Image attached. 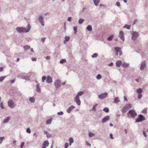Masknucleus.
I'll list each match as a JSON object with an SVG mask.
<instances>
[{"instance_id":"7c9ffc66","label":"nucleus","mask_w":148,"mask_h":148,"mask_svg":"<svg viewBox=\"0 0 148 148\" xmlns=\"http://www.w3.org/2000/svg\"><path fill=\"white\" fill-rule=\"evenodd\" d=\"M129 64L126 62H124L122 64V66L124 67H127L128 66Z\"/></svg>"},{"instance_id":"c03bdc74","label":"nucleus","mask_w":148,"mask_h":148,"mask_svg":"<svg viewBox=\"0 0 148 148\" xmlns=\"http://www.w3.org/2000/svg\"><path fill=\"white\" fill-rule=\"evenodd\" d=\"M97 104H95L93 106L92 109L94 111H96V107L97 106Z\"/></svg>"},{"instance_id":"9b49d317","label":"nucleus","mask_w":148,"mask_h":148,"mask_svg":"<svg viewBox=\"0 0 148 148\" xmlns=\"http://www.w3.org/2000/svg\"><path fill=\"white\" fill-rule=\"evenodd\" d=\"M74 101L76 103L78 106H80L81 104V101L79 100V97H76L74 99Z\"/></svg>"},{"instance_id":"69168bd1","label":"nucleus","mask_w":148,"mask_h":148,"mask_svg":"<svg viewBox=\"0 0 148 148\" xmlns=\"http://www.w3.org/2000/svg\"><path fill=\"white\" fill-rule=\"evenodd\" d=\"M124 101H127V98L125 96H124Z\"/></svg>"},{"instance_id":"c9c22d12","label":"nucleus","mask_w":148,"mask_h":148,"mask_svg":"<svg viewBox=\"0 0 148 148\" xmlns=\"http://www.w3.org/2000/svg\"><path fill=\"white\" fill-rule=\"evenodd\" d=\"M103 111L106 112H108L109 111V108H105L103 109Z\"/></svg>"},{"instance_id":"052dcab7","label":"nucleus","mask_w":148,"mask_h":148,"mask_svg":"<svg viewBox=\"0 0 148 148\" xmlns=\"http://www.w3.org/2000/svg\"><path fill=\"white\" fill-rule=\"evenodd\" d=\"M36 58H32V60L33 61H36Z\"/></svg>"},{"instance_id":"4d7b16f0","label":"nucleus","mask_w":148,"mask_h":148,"mask_svg":"<svg viewBox=\"0 0 148 148\" xmlns=\"http://www.w3.org/2000/svg\"><path fill=\"white\" fill-rule=\"evenodd\" d=\"M116 5L117 6H118V7H119L120 5V3L119 2H117L116 3Z\"/></svg>"},{"instance_id":"f257e3e1","label":"nucleus","mask_w":148,"mask_h":148,"mask_svg":"<svg viewBox=\"0 0 148 148\" xmlns=\"http://www.w3.org/2000/svg\"><path fill=\"white\" fill-rule=\"evenodd\" d=\"M31 27L29 24H28L27 26V28L26 30V28L23 27H17L16 28V30L20 33H22L25 32L27 33L30 30Z\"/></svg>"},{"instance_id":"2eb2a0df","label":"nucleus","mask_w":148,"mask_h":148,"mask_svg":"<svg viewBox=\"0 0 148 148\" xmlns=\"http://www.w3.org/2000/svg\"><path fill=\"white\" fill-rule=\"evenodd\" d=\"M110 119V117L109 116H105L103 119H102V122L103 123H104L106 121Z\"/></svg>"},{"instance_id":"a878e982","label":"nucleus","mask_w":148,"mask_h":148,"mask_svg":"<svg viewBox=\"0 0 148 148\" xmlns=\"http://www.w3.org/2000/svg\"><path fill=\"white\" fill-rule=\"evenodd\" d=\"M136 90L137 92L139 94H141L142 92H143V90L141 88L137 89H136Z\"/></svg>"},{"instance_id":"412c9836","label":"nucleus","mask_w":148,"mask_h":148,"mask_svg":"<svg viewBox=\"0 0 148 148\" xmlns=\"http://www.w3.org/2000/svg\"><path fill=\"white\" fill-rule=\"evenodd\" d=\"M84 93V92L82 91H81L78 92L77 93V95H76V97H79V96H81Z\"/></svg>"},{"instance_id":"6e6552de","label":"nucleus","mask_w":148,"mask_h":148,"mask_svg":"<svg viewBox=\"0 0 148 148\" xmlns=\"http://www.w3.org/2000/svg\"><path fill=\"white\" fill-rule=\"evenodd\" d=\"M108 95V93L107 92H105L102 93L98 95V97L100 99H103L106 98Z\"/></svg>"},{"instance_id":"49530a36","label":"nucleus","mask_w":148,"mask_h":148,"mask_svg":"<svg viewBox=\"0 0 148 148\" xmlns=\"http://www.w3.org/2000/svg\"><path fill=\"white\" fill-rule=\"evenodd\" d=\"M4 138V137H0V144L2 142V141Z\"/></svg>"},{"instance_id":"4be33fe9","label":"nucleus","mask_w":148,"mask_h":148,"mask_svg":"<svg viewBox=\"0 0 148 148\" xmlns=\"http://www.w3.org/2000/svg\"><path fill=\"white\" fill-rule=\"evenodd\" d=\"M120 102L119 98L118 97H116L114 99V102L115 103H117L118 102Z\"/></svg>"},{"instance_id":"2f4dec72","label":"nucleus","mask_w":148,"mask_h":148,"mask_svg":"<svg viewBox=\"0 0 148 148\" xmlns=\"http://www.w3.org/2000/svg\"><path fill=\"white\" fill-rule=\"evenodd\" d=\"M130 26L127 25H125L123 27V28L127 29H130Z\"/></svg>"},{"instance_id":"f704fd0d","label":"nucleus","mask_w":148,"mask_h":148,"mask_svg":"<svg viewBox=\"0 0 148 148\" xmlns=\"http://www.w3.org/2000/svg\"><path fill=\"white\" fill-rule=\"evenodd\" d=\"M101 78V75L100 74H98L96 76V78L98 80L100 79Z\"/></svg>"},{"instance_id":"bb28decb","label":"nucleus","mask_w":148,"mask_h":148,"mask_svg":"<svg viewBox=\"0 0 148 148\" xmlns=\"http://www.w3.org/2000/svg\"><path fill=\"white\" fill-rule=\"evenodd\" d=\"M87 29L88 31L90 32L92 31V28L91 25H88L87 27Z\"/></svg>"},{"instance_id":"4468645a","label":"nucleus","mask_w":148,"mask_h":148,"mask_svg":"<svg viewBox=\"0 0 148 148\" xmlns=\"http://www.w3.org/2000/svg\"><path fill=\"white\" fill-rule=\"evenodd\" d=\"M46 82L48 83H50L52 82V79L50 76H48L47 77Z\"/></svg>"},{"instance_id":"79ce46f5","label":"nucleus","mask_w":148,"mask_h":148,"mask_svg":"<svg viewBox=\"0 0 148 148\" xmlns=\"http://www.w3.org/2000/svg\"><path fill=\"white\" fill-rule=\"evenodd\" d=\"M98 56V54L97 53H95L93 54L92 56V58H95L97 57Z\"/></svg>"},{"instance_id":"864d4df0","label":"nucleus","mask_w":148,"mask_h":148,"mask_svg":"<svg viewBox=\"0 0 148 148\" xmlns=\"http://www.w3.org/2000/svg\"><path fill=\"white\" fill-rule=\"evenodd\" d=\"M110 137L111 139H114V138L113 136V135L112 134L110 133Z\"/></svg>"},{"instance_id":"4c0bfd02","label":"nucleus","mask_w":148,"mask_h":148,"mask_svg":"<svg viewBox=\"0 0 148 148\" xmlns=\"http://www.w3.org/2000/svg\"><path fill=\"white\" fill-rule=\"evenodd\" d=\"M66 62V60L65 59H63L60 61V62L61 64H62L64 63L65 62Z\"/></svg>"},{"instance_id":"680f3d73","label":"nucleus","mask_w":148,"mask_h":148,"mask_svg":"<svg viewBox=\"0 0 148 148\" xmlns=\"http://www.w3.org/2000/svg\"><path fill=\"white\" fill-rule=\"evenodd\" d=\"M15 79H13L10 82L12 84V83H14L15 82Z\"/></svg>"},{"instance_id":"e433bc0d","label":"nucleus","mask_w":148,"mask_h":148,"mask_svg":"<svg viewBox=\"0 0 148 148\" xmlns=\"http://www.w3.org/2000/svg\"><path fill=\"white\" fill-rule=\"evenodd\" d=\"M95 134L91 132H89L88 133V136L90 137H92L94 136Z\"/></svg>"},{"instance_id":"a19ab883","label":"nucleus","mask_w":148,"mask_h":148,"mask_svg":"<svg viewBox=\"0 0 148 148\" xmlns=\"http://www.w3.org/2000/svg\"><path fill=\"white\" fill-rule=\"evenodd\" d=\"M47 77H46L45 76H43L42 77V82H45V79H47Z\"/></svg>"},{"instance_id":"b1692460","label":"nucleus","mask_w":148,"mask_h":148,"mask_svg":"<svg viewBox=\"0 0 148 148\" xmlns=\"http://www.w3.org/2000/svg\"><path fill=\"white\" fill-rule=\"evenodd\" d=\"M52 121V118H51L48 119H47L46 121V123L47 124H50L51 122Z\"/></svg>"},{"instance_id":"ea45409f","label":"nucleus","mask_w":148,"mask_h":148,"mask_svg":"<svg viewBox=\"0 0 148 148\" xmlns=\"http://www.w3.org/2000/svg\"><path fill=\"white\" fill-rule=\"evenodd\" d=\"M64 38L66 40L68 41L69 40L70 37L69 36H66Z\"/></svg>"},{"instance_id":"7ed1b4c3","label":"nucleus","mask_w":148,"mask_h":148,"mask_svg":"<svg viewBox=\"0 0 148 148\" xmlns=\"http://www.w3.org/2000/svg\"><path fill=\"white\" fill-rule=\"evenodd\" d=\"M145 119V118L144 116L142 114H139L138 115V118L136 120V121L137 122H140Z\"/></svg>"},{"instance_id":"09e8293b","label":"nucleus","mask_w":148,"mask_h":148,"mask_svg":"<svg viewBox=\"0 0 148 148\" xmlns=\"http://www.w3.org/2000/svg\"><path fill=\"white\" fill-rule=\"evenodd\" d=\"M63 112L62 111H61L60 112H58L57 113V114L58 115H62L63 114Z\"/></svg>"},{"instance_id":"5701e85b","label":"nucleus","mask_w":148,"mask_h":148,"mask_svg":"<svg viewBox=\"0 0 148 148\" xmlns=\"http://www.w3.org/2000/svg\"><path fill=\"white\" fill-rule=\"evenodd\" d=\"M69 145H71L72 143H73L74 142V140L72 138L70 137L69 139Z\"/></svg>"},{"instance_id":"774afa93","label":"nucleus","mask_w":148,"mask_h":148,"mask_svg":"<svg viewBox=\"0 0 148 148\" xmlns=\"http://www.w3.org/2000/svg\"><path fill=\"white\" fill-rule=\"evenodd\" d=\"M113 63L112 62H111L109 64H108V65L109 66H111L113 65Z\"/></svg>"},{"instance_id":"bf43d9fd","label":"nucleus","mask_w":148,"mask_h":148,"mask_svg":"<svg viewBox=\"0 0 148 148\" xmlns=\"http://www.w3.org/2000/svg\"><path fill=\"white\" fill-rule=\"evenodd\" d=\"M137 22V20L135 19L133 21V25L135 24Z\"/></svg>"},{"instance_id":"423d86ee","label":"nucleus","mask_w":148,"mask_h":148,"mask_svg":"<svg viewBox=\"0 0 148 148\" xmlns=\"http://www.w3.org/2000/svg\"><path fill=\"white\" fill-rule=\"evenodd\" d=\"M139 36L138 33L136 32H133L132 34V38L133 40H135Z\"/></svg>"},{"instance_id":"e2e57ef3","label":"nucleus","mask_w":148,"mask_h":148,"mask_svg":"<svg viewBox=\"0 0 148 148\" xmlns=\"http://www.w3.org/2000/svg\"><path fill=\"white\" fill-rule=\"evenodd\" d=\"M45 38H42L41 39V40L42 41V42H44L45 40Z\"/></svg>"},{"instance_id":"58836bf2","label":"nucleus","mask_w":148,"mask_h":148,"mask_svg":"<svg viewBox=\"0 0 148 148\" xmlns=\"http://www.w3.org/2000/svg\"><path fill=\"white\" fill-rule=\"evenodd\" d=\"M113 38V35H112L111 36H109L108 38V40L109 41H110Z\"/></svg>"},{"instance_id":"13d9d810","label":"nucleus","mask_w":148,"mask_h":148,"mask_svg":"<svg viewBox=\"0 0 148 148\" xmlns=\"http://www.w3.org/2000/svg\"><path fill=\"white\" fill-rule=\"evenodd\" d=\"M71 19L72 18L71 17H69L68 18L67 21H71Z\"/></svg>"},{"instance_id":"3c124183","label":"nucleus","mask_w":148,"mask_h":148,"mask_svg":"<svg viewBox=\"0 0 148 148\" xmlns=\"http://www.w3.org/2000/svg\"><path fill=\"white\" fill-rule=\"evenodd\" d=\"M21 78L23 79L27 80V77L26 76H22L21 77Z\"/></svg>"},{"instance_id":"603ef678","label":"nucleus","mask_w":148,"mask_h":148,"mask_svg":"<svg viewBox=\"0 0 148 148\" xmlns=\"http://www.w3.org/2000/svg\"><path fill=\"white\" fill-rule=\"evenodd\" d=\"M142 94H139L138 95V99H140L142 97Z\"/></svg>"},{"instance_id":"72a5a7b5","label":"nucleus","mask_w":148,"mask_h":148,"mask_svg":"<svg viewBox=\"0 0 148 148\" xmlns=\"http://www.w3.org/2000/svg\"><path fill=\"white\" fill-rule=\"evenodd\" d=\"M6 76H2L1 77H0V82H1L3 81L4 79L6 78Z\"/></svg>"},{"instance_id":"1a4fd4ad","label":"nucleus","mask_w":148,"mask_h":148,"mask_svg":"<svg viewBox=\"0 0 148 148\" xmlns=\"http://www.w3.org/2000/svg\"><path fill=\"white\" fill-rule=\"evenodd\" d=\"M8 104L9 107L11 108H13L14 107V103L13 101L10 100L8 102Z\"/></svg>"},{"instance_id":"9d476101","label":"nucleus","mask_w":148,"mask_h":148,"mask_svg":"<svg viewBox=\"0 0 148 148\" xmlns=\"http://www.w3.org/2000/svg\"><path fill=\"white\" fill-rule=\"evenodd\" d=\"M39 21L41 25L43 26L44 25V22L43 17L41 16H40L39 18Z\"/></svg>"},{"instance_id":"cd10ccee","label":"nucleus","mask_w":148,"mask_h":148,"mask_svg":"<svg viewBox=\"0 0 148 148\" xmlns=\"http://www.w3.org/2000/svg\"><path fill=\"white\" fill-rule=\"evenodd\" d=\"M84 21L85 20L84 19L80 18L79 20L78 23L80 24H82L84 22Z\"/></svg>"},{"instance_id":"de8ad7c7","label":"nucleus","mask_w":148,"mask_h":148,"mask_svg":"<svg viewBox=\"0 0 148 148\" xmlns=\"http://www.w3.org/2000/svg\"><path fill=\"white\" fill-rule=\"evenodd\" d=\"M25 143L24 142H22L21 143V144L20 145V148H23V147Z\"/></svg>"},{"instance_id":"6ab92c4d","label":"nucleus","mask_w":148,"mask_h":148,"mask_svg":"<svg viewBox=\"0 0 148 148\" xmlns=\"http://www.w3.org/2000/svg\"><path fill=\"white\" fill-rule=\"evenodd\" d=\"M122 61L120 60H119V61H117L116 63V66L118 67H120L121 65L122 64Z\"/></svg>"},{"instance_id":"c756f323","label":"nucleus","mask_w":148,"mask_h":148,"mask_svg":"<svg viewBox=\"0 0 148 148\" xmlns=\"http://www.w3.org/2000/svg\"><path fill=\"white\" fill-rule=\"evenodd\" d=\"M29 100L31 103H34L35 101V99L33 97H31L29 98Z\"/></svg>"},{"instance_id":"f3484780","label":"nucleus","mask_w":148,"mask_h":148,"mask_svg":"<svg viewBox=\"0 0 148 148\" xmlns=\"http://www.w3.org/2000/svg\"><path fill=\"white\" fill-rule=\"evenodd\" d=\"M36 90L38 92H40L41 89L40 88V84L38 83L36 85Z\"/></svg>"},{"instance_id":"6e6d98bb","label":"nucleus","mask_w":148,"mask_h":148,"mask_svg":"<svg viewBox=\"0 0 148 148\" xmlns=\"http://www.w3.org/2000/svg\"><path fill=\"white\" fill-rule=\"evenodd\" d=\"M126 106H127V108L128 107H130V108H131V105L130 104H128L126 105Z\"/></svg>"},{"instance_id":"39448f33","label":"nucleus","mask_w":148,"mask_h":148,"mask_svg":"<svg viewBox=\"0 0 148 148\" xmlns=\"http://www.w3.org/2000/svg\"><path fill=\"white\" fill-rule=\"evenodd\" d=\"M114 50L116 51V55H118L119 53L120 56L121 55L122 52L120 48L119 47H115L114 48Z\"/></svg>"},{"instance_id":"393cba45","label":"nucleus","mask_w":148,"mask_h":148,"mask_svg":"<svg viewBox=\"0 0 148 148\" xmlns=\"http://www.w3.org/2000/svg\"><path fill=\"white\" fill-rule=\"evenodd\" d=\"M10 119V116H8L6 119H5L3 122V123H7L8 121Z\"/></svg>"},{"instance_id":"aec40b11","label":"nucleus","mask_w":148,"mask_h":148,"mask_svg":"<svg viewBox=\"0 0 148 148\" xmlns=\"http://www.w3.org/2000/svg\"><path fill=\"white\" fill-rule=\"evenodd\" d=\"M95 5L97 6L98 5L99 3L100 2V0H93Z\"/></svg>"},{"instance_id":"0e129e2a","label":"nucleus","mask_w":148,"mask_h":148,"mask_svg":"<svg viewBox=\"0 0 148 148\" xmlns=\"http://www.w3.org/2000/svg\"><path fill=\"white\" fill-rule=\"evenodd\" d=\"M86 144L87 145L89 146H91V145L90 144L88 143V142L87 141L86 142Z\"/></svg>"},{"instance_id":"0eeeda50","label":"nucleus","mask_w":148,"mask_h":148,"mask_svg":"<svg viewBox=\"0 0 148 148\" xmlns=\"http://www.w3.org/2000/svg\"><path fill=\"white\" fill-rule=\"evenodd\" d=\"M61 82L60 80H56L54 84L56 88H59L61 86Z\"/></svg>"},{"instance_id":"20e7f679","label":"nucleus","mask_w":148,"mask_h":148,"mask_svg":"<svg viewBox=\"0 0 148 148\" xmlns=\"http://www.w3.org/2000/svg\"><path fill=\"white\" fill-rule=\"evenodd\" d=\"M146 62L145 61L142 62L140 63V69L141 71L143 70L146 67Z\"/></svg>"},{"instance_id":"f8f14e48","label":"nucleus","mask_w":148,"mask_h":148,"mask_svg":"<svg viewBox=\"0 0 148 148\" xmlns=\"http://www.w3.org/2000/svg\"><path fill=\"white\" fill-rule=\"evenodd\" d=\"M49 145V143L47 140L45 141L42 145V148H46V147H48Z\"/></svg>"},{"instance_id":"f03ea898","label":"nucleus","mask_w":148,"mask_h":148,"mask_svg":"<svg viewBox=\"0 0 148 148\" xmlns=\"http://www.w3.org/2000/svg\"><path fill=\"white\" fill-rule=\"evenodd\" d=\"M129 114L130 116L132 118H135V116L137 115V113L135 112L134 110H130L128 111L127 113V115H128Z\"/></svg>"},{"instance_id":"a211bd4d","label":"nucleus","mask_w":148,"mask_h":148,"mask_svg":"<svg viewBox=\"0 0 148 148\" xmlns=\"http://www.w3.org/2000/svg\"><path fill=\"white\" fill-rule=\"evenodd\" d=\"M127 106H126V105L123 107L122 110V111L123 113H125L126 112V110L128 109Z\"/></svg>"},{"instance_id":"5fc2aeb1","label":"nucleus","mask_w":148,"mask_h":148,"mask_svg":"<svg viewBox=\"0 0 148 148\" xmlns=\"http://www.w3.org/2000/svg\"><path fill=\"white\" fill-rule=\"evenodd\" d=\"M143 135L146 138L147 136L145 132L144 131H143Z\"/></svg>"},{"instance_id":"a18cd8bd","label":"nucleus","mask_w":148,"mask_h":148,"mask_svg":"<svg viewBox=\"0 0 148 148\" xmlns=\"http://www.w3.org/2000/svg\"><path fill=\"white\" fill-rule=\"evenodd\" d=\"M3 102H1L0 103V106L2 109H4V108L3 105Z\"/></svg>"},{"instance_id":"338daca9","label":"nucleus","mask_w":148,"mask_h":148,"mask_svg":"<svg viewBox=\"0 0 148 148\" xmlns=\"http://www.w3.org/2000/svg\"><path fill=\"white\" fill-rule=\"evenodd\" d=\"M46 59H47V60H49L50 59V57L49 56H47L46 58Z\"/></svg>"},{"instance_id":"ddd939ff","label":"nucleus","mask_w":148,"mask_h":148,"mask_svg":"<svg viewBox=\"0 0 148 148\" xmlns=\"http://www.w3.org/2000/svg\"><path fill=\"white\" fill-rule=\"evenodd\" d=\"M120 34V38L123 41H124V33L122 31H121L119 32Z\"/></svg>"},{"instance_id":"dca6fc26","label":"nucleus","mask_w":148,"mask_h":148,"mask_svg":"<svg viewBox=\"0 0 148 148\" xmlns=\"http://www.w3.org/2000/svg\"><path fill=\"white\" fill-rule=\"evenodd\" d=\"M75 108V107L74 106H71L68 108V109L66 111L68 113H69L72 110Z\"/></svg>"},{"instance_id":"c85d7f7f","label":"nucleus","mask_w":148,"mask_h":148,"mask_svg":"<svg viewBox=\"0 0 148 148\" xmlns=\"http://www.w3.org/2000/svg\"><path fill=\"white\" fill-rule=\"evenodd\" d=\"M44 133L46 134L47 137L48 138L51 136V134H49L47 131H45Z\"/></svg>"},{"instance_id":"8fccbe9b","label":"nucleus","mask_w":148,"mask_h":148,"mask_svg":"<svg viewBox=\"0 0 148 148\" xmlns=\"http://www.w3.org/2000/svg\"><path fill=\"white\" fill-rule=\"evenodd\" d=\"M64 148H67L69 146V144L67 143H65L64 145Z\"/></svg>"},{"instance_id":"37998d69","label":"nucleus","mask_w":148,"mask_h":148,"mask_svg":"<svg viewBox=\"0 0 148 148\" xmlns=\"http://www.w3.org/2000/svg\"><path fill=\"white\" fill-rule=\"evenodd\" d=\"M73 30H74V33L75 34H76V33L77 32V27H74Z\"/></svg>"},{"instance_id":"473e14b6","label":"nucleus","mask_w":148,"mask_h":148,"mask_svg":"<svg viewBox=\"0 0 148 148\" xmlns=\"http://www.w3.org/2000/svg\"><path fill=\"white\" fill-rule=\"evenodd\" d=\"M24 50H27L28 49H30V46L29 45H27L24 47Z\"/></svg>"}]
</instances>
